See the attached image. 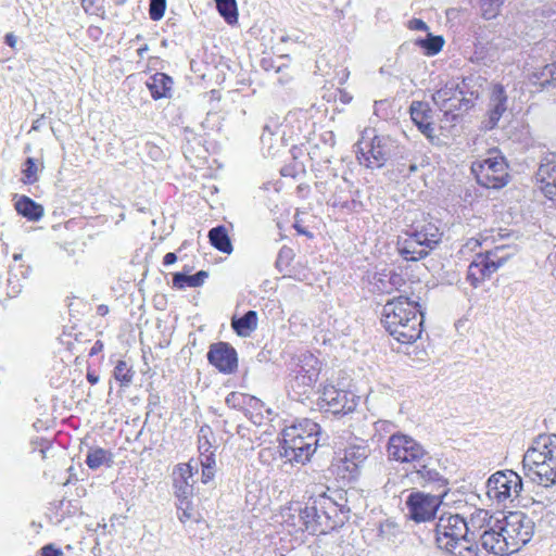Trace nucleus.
Listing matches in <instances>:
<instances>
[{
	"label": "nucleus",
	"mask_w": 556,
	"mask_h": 556,
	"mask_svg": "<svg viewBox=\"0 0 556 556\" xmlns=\"http://www.w3.org/2000/svg\"><path fill=\"white\" fill-rule=\"evenodd\" d=\"M522 464L525 468L529 466L526 476L532 482L536 483V479L540 478V467L545 466L543 439L536 443L535 447H531L526 452Z\"/></svg>",
	"instance_id": "obj_26"
},
{
	"label": "nucleus",
	"mask_w": 556,
	"mask_h": 556,
	"mask_svg": "<svg viewBox=\"0 0 556 556\" xmlns=\"http://www.w3.org/2000/svg\"><path fill=\"white\" fill-rule=\"evenodd\" d=\"M88 36L93 40H99L102 36V29L98 26H90L87 30Z\"/></svg>",
	"instance_id": "obj_56"
},
{
	"label": "nucleus",
	"mask_w": 556,
	"mask_h": 556,
	"mask_svg": "<svg viewBox=\"0 0 556 556\" xmlns=\"http://www.w3.org/2000/svg\"><path fill=\"white\" fill-rule=\"evenodd\" d=\"M536 182L540 189L552 201L556 202V156L552 155L542 160L536 173Z\"/></svg>",
	"instance_id": "obj_22"
},
{
	"label": "nucleus",
	"mask_w": 556,
	"mask_h": 556,
	"mask_svg": "<svg viewBox=\"0 0 556 556\" xmlns=\"http://www.w3.org/2000/svg\"><path fill=\"white\" fill-rule=\"evenodd\" d=\"M504 262L505 258H498L496 253L492 251L477 254L468 266L467 280L473 288H477L485 279L490 278L491 275L504 264Z\"/></svg>",
	"instance_id": "obj_13"
},
{
	"label": "nucleus",
	"mask_w": 556,
	"mask_h": 556,
	"mask_svg": "<svg viewBox=\"0 0 556 556\" xmlns=\"http://www.w3.org/2000/svg\"><path fill=\"white\" fill-rule=\"evenodd\" d=\"M113 375L123 386H128L132 381L134 370L125 361L121 359L116 363Z\"/></svg>",
	"instance_id": "obj_44"
},
{
	"label": "nucleus",
	"mask_w": 556,
	"mask_h": 556,
	"mask_svg": "<svg viewBox=\"0 0 556 556\" xmlns=\"http://www.w3.org/2000/svg\"><path fill=\"white\" fill-rule=\"evenodd\" d=\"M282 440L279 446V454L290 464L304 465L314 454L317 445V438L300 437L295 429H283Z\"/></svg>",
	"instance_id": "obj_7"
},
{
	"label": "nucleus",
	"mask_w": 556,
	"mask_h": 556,
	"mask_svg": "<svg viewBox=\"0 0 556 556\" xmlns=\"http://www.w3.org/2000/svg\"><path fill=\"white\" fill-rule=\"evenodd\" d=\"M508 109V97L502 85H494L491 89L484 128L494 129Z\"/></svg>",
	"instance_id": "obj_18"
},
{
	"label": "nucleus",
	"mask_w": 556,
	"mask_h": 556,
	"mask_svg": "<svg viewBox=\"0 0 556 556\" xmlns=\"http://www.w3.org/2000/svg\"><path fill=\"white\" fill-rule=\"evenodd\" d=\"M498 526H501L500 520L497 526L489 527V530L480 534L478 545H481L483 549L494 555L504 556L513 554L509 542L506 540L505 533L498 529Z\"/></svg>",
	"instance_id": "obj_19"
},
{
	"label": "nucleus",
	"mask_w": 556,
	"mask_h": 556,
	"mask_svg": "<svg viewBox=\"0 0 556 556\" xmlns=\"http://www.w3.org/2000/svg\"><path fill=\"white\" fill-rule=\"evenodd\" d=\"M146 85L154 100L172 96L173 79L165 73H155L150 76Z\"/></svg>",
	"instance_id": "obj_27"
},
{
	"label": "nucleus",
	"mask_w": 556,
	"mask_h": 556,
	"mask_svg": "<svg viewBox=\"0 0 556 556\" xmlns=\"http://www.w3.org/2000/svg\"><path fill=\"white\" fill-rule=\"evenodd\" d=\"M182 152L186 159L192 160L193 157H203L205 149L202 147L201 140L193 136L192 140L187 139L186 143L182 144Z\"/></svg>",
	"instance_id": "obj_43"
},
{
	"label": "nucleus",
	"mask_w": 556,
	"mask_h": 556,
	"mask_svg": "<svg viewBox=\"0 0 556 556\" xmlns=\"http://www.w3.org/2000/svg\"><path fill=\"white\" fill-rule=\"evenodd\" d=\"M379 281L383 285L387 292L392 290L401 291L406 285V279L402 273L391 270L388 274H381Z\"/></svg>",
	"instance_id": "obj_40"
},
{
	"label": "nucleus",
	"mask_w": 556,
	"mask_h": 556,
	"mask_svg": "<svg viewBox=\"0 0 556 556\" xmlns=\"http://www.w3.org/2000/svg\"><path fill=\"white\" fill-rule=\"evenodd\" d=\"M321 364L319 359L309 352H305L299 356L288 386L294 396L307 394L318 380Z\"/></svg>",
	"instance_id": "obj_5"
},
{
	"label": "nucleus",
	"mask_w": 556,
	"mask_h": 556,
	"mask_svg": "<svg viewBox=\"0 0 556 556\" xmlns=\"http://www.w3.org/2000/svg\"><path fill=\"white\" fill-rule=\"evenodd\" d=\"M149 50L148 45H143L137 50V54L139 58H143L144 53Z\"/></svg>",
	"instance_id": "obj_64"
},
{
	"label": "nucleus",
	"mask_w": 556,
	"mask_h": 556,
	"mask_svg": "<svg viewBox=\"0 0 556 556\" xmlns=\"http://www.w3.org/2000/svg\"><path fill=\"white\" fill-rule=\"evenodd\" d=\"M331 205L345 213L359 212L363 207V203L359 200L355 198L348 199L346 197H343L341 192H336L332 195Z\"/></svg>",
	"instance_id": "obj_39"
},
{
	"label": "nucleus",
	"mask_w": 556,
	"mask_h": 556,
	"mask_svg": "<svg viewBox=\"0 0 556 556\" xmlns=\"http://www.w3.org/2000/svg\"><path fill=\"white\" fill-rule=\"evenodd\" d=\"M293 257H294L293 250L291 248L285 245L280 249L276 263L278 266H281V265L288 266L290 264V262L293 260Z\"/></svg>",
	"instance_id": "obj_51"
},
{
	"label": "nucleus",
	"mask_w": 556,
	"mask_h": 556,
	"mask_svg": "<svg viewBox=\"0 0 556 556\" xmlns=\"http://www.w3.org/2000/svg\"><path fill=\"white\" fill-rule=\"evenodd\" d=\"M395 142L388 136H374L370 141L364 139L356 143L357 160L368 168H380L391 157Z\"/></svg>",
	"instance_id": "obj_6"
},
{
	"label": "nucleus",
	"mask_w": 556,
	"mask_h": 556,
	"mask_svg": "<svg viewBox=\"0 0 556 556\" xmlns=\"http://www.w3.org/2000/svg\"><path fill=\"white\" fill-rule=\"evenodd\" d=\"M387 452L389 458L409 465L427 455L426 448L418 441L403 433H394L389 438Z\"/></svg>",
	"instance_id": "obj_12"
},
{
	"label": "nucleus",
	"mask_w": 556,
	"mask_h": 556,
	"mask_svg": "<svg viewBox=\"0 0 556 556\" xmlns=\"http://www.w3.org/2000/svg\"><path fill=\"white\" fill-rule=\"evenodd\" d=\"M545 466L540 467L536 483L544 488H551L556 483V437L543 438Z\"/></svg>",
	"instance_id": "obj_21"
},
{
	"label": "nucleus",
	"mask_w": 556,
	"mask_h": 556,
	"mask_svg": "<svg viewBox=\"0 0 556 556\" xmlns=\"http://www.w3.org/2000/svg\"><path fill=\"white\" fill-rule=\"evenodd\" d=\"M505 1L506 0H480V8L483 17L485 20L494 18L498 14L500 8Z\"/></svg>",
	"instance_id": "obj_45"
},
{
	"label": "nucleus",
	"mask_w": 556,
	"mask_h": 556,
	"mask_svg": "<svg viewBox=\"0 0 556 556\" xmlns=\"http://www.w3.org/2000/svg\"><path fill=\"white\" fill-rule=\"evenodd\" d=\"M399 253L405 261H419L429 254V250L422 248L421 243L413 237L407 236L399 243Z\"/></svg>",
	"instance_id": "obj_28"
},
{
	"label": "nucleus",
	"mask_w": 556,
	"mask_h": 556,
	"mask_svg": "<svg viewBox=\"0 0 556 556\" xmlns=\"http://www.w3.org/2000/svg\"><path fill=\"white\" fill-rule=\"evenodd\" d=\"M285 429H295L300 437H313L316 438L319 433V425L311 419H302Z\"/></svg>",
	"instance_id": "obj_41"
},
{
	"label": "nucleus",
	"mask_w": 556,
	"mask_h": 556,
	"mask_svg": "<svg viewBox=\"0 0 556 556\" xmlns=\"http://www.w3.org/2000/svg\"><path fill=\"white\" fill-rule=\"evenodd\" d=\"M406 236L413 237L415 240L419 241L422 248L429 250H433L442 239V232L440 229L432 223H426L422 225L412 226L406 232Z\"/></svg>",
	"instance_id": "obj_24"
},
{
	"label": "nucleus",
	"mask_w": 556,
	"mask_h": 556,
	"mask_svg": "<svg viewBox=\"0 0 556 556\" xmlns=\"http://www.w3.org/2000/svg\"><path fill=\"white\" fill-rule=\"evenodd\" d=\"M103 350V343L100 340H97L92 348L89 351V356H94Z\"/></svg>",
	"instance_id": "obj_59"
},
{
	"label": "nucleus",
	"mask_w": 556,
	"mask_h": 556,
	"mask_svg": "<svg viewBox=\"0 0 556 556\" xmlns=\"http://www.w3.org/2000/svg\"><path fill=\"white\" fill-rule=\"evenodd\" d=\"M210 243L218 251L230 254L232 252V244L225 226L219 225L213 227L208 231Z\"/></svg>",
	"instance_id": "obj_33"
},
{
	"label": "nucleus",
	"mask_w": 556,
	"mask_h": 556,
	"mask_svg": "<svg viewBox=\"0 0 556 556\" xmlns=\"http://www.w3.org/2000/svg\"><path fill=\"white\" fill-rule=\"evenodd\" d=\"M149 15L152 21H160L165 13L166 0H149Z\"/></svg>",
	"instance_id": "obj_48"
},
{
	"label": "nucleus",
	"mask_w": 556,
	"mask_h": 556,
	"mask_svg": "<svg viewBox=\"0 0 556 556\" xmlns=\"http://www.w3.org/2000/svg\"><path fill=\"white\" fill-rule=\"evenodd\" d=\"M320 141L328 146L329 148H333L336 146V136L333 131H325L320 135Z\"/></svg>",
	"instance_id": "obj_53"
},
{
	"label": "nucleus",
	"mask_w": 556,
	"mask_h": 556,
	"mask_svg": "<svg viewBox=\"0 0 556 556\" xmlns=\"http://www.w3.org/2000/svg\"><path fill=\"white\" fill-rule=\"evenodd\" d=\"M410 118L422 135L433 140L435 129L433 124L432 111L428 103L422 101H413L409 108Z\"/></svg>",
	"instance_id": "obj_23"
},
{
	"label": "nucleus",
	"mask_w": 556,
	"mask_h": 556,
	"mask_svg": "<svg viewBox=\"0 0 556 556\" xmlns=\"http://www.w3.org/2000/svg\"><path fill=\"white\" fill-rule=\"evenodd\" d=\"M206 357L208 363L222 374H233L238 368L237 351L227 342L211 344Z\"/></svg>",
	"instance_id": "obj_15"
},
{
	"label": "nucleus",
	"mask_w": 556,
	"mask_h": 556,
	"mask_svg": "<svg viewBox=\"0 0 556 556\" xmlns=\"http://www.w3.org/2000/svg\"><path fill=\"white\" fill-rule=\"evenodd\" d=\"M228 407L241 410L254 424H260L262 418L261 410L264 406L263 402L250 394L241 392H230L225 400Z\"/></svg>",
	"instance_id": "obj_17"
},
{
	"label": "nucleus",
	"mask_w": 556,
	"mask_h": 556,
	"mask_svg": "<svg viewBox=\"0 0 556 556\" xmlns=\"http://www.w3.org/2000/svg\"><path fill=\"white\" fill-rule=\"evenodd\" d=\"M440 504V496L419 491L412 492L406 500L408 516L416 522L431 520L435 516Z\"/></svg>",
	"instance_id": "obj_14"
},
{
	"label": "nucleus",
	"mask_w": 556,
	"mask_h": 556,
	"mask_svg": "<svg viewBox=\"0 0 556 556\" xmlns=\"http://www.w3.org/2000/svg\"><path fill=\"white\" fill-rule=\"evenodd\" d=\"M500 522L498 529L505 533L514 553L527 544L533 535L534 522L522 511H510Z\"/></svg>",
	"instance_id": "obj_9"
},
{
	"label": "nucleus",
	"mask_w": 556,
	"mask_h": 556,
	"mask_svg": "<svg viewBox=\"0 0 556 556\" xmlns=\"http://www.w3.org/2000/svg\"><path fill=\"white\" fill-rule=\"evenodd\" d=\"M417 43L426 51V54L434 55L441 51L444 40L441 36L428 34L425 39H419Z\"/></svg>",
	"instance_id": "obj_42"
},
{
	"label": "nucleus",
	"mask_w": 556,
	"mask_h": 556,
	"mask_svg": "<svg viewBox=\"0 0 556 556\" xmlns=\"http://www.w3.org/2000/svg\"><path fill=\"white\" fill-rule=\"evenodd\" d=\"M471 173L475 175L477 182L485 188L500 189L508 181L507 164L502 156L473 162Z\"/></svg>",
	"instance_id": "obj_10"
},
{
	"label": "nucleus",
	"mask_w": 556,
	"mask_h": 556,
	"mask_svg": "<svg viewBox=\"0 0 556 556\" xmlns=\"http://www.w3.org/2000/svg\"><path fill=\"white\" fill-rule=\"evenodd\" d=\"M417 170V164L415 160L409 157V153L405 152L401 155L397 161V172L403 176H408Z\"/></svg>",
	"instance_id": "obj_47"
},
{
	"label": "nucleus",
	"mask_w": 556,
	"mask_h": 556,
	"mask_svg": "<svg viewBox=\"0 0 556 556\" xmlns=\"http://www.w3.org/2000/svg\"><path fill=\"white\" fill-rule=\"evenodd\" d=\"M177 261V256L174 252H168L165 254V256L163 257V264L165 266H168V265H172L174 264L175 262Z\"/></svg>",
	"instance_id": "obj_60"
},
{
	"label": "nucleus",
	"mask_w": 556,
	"mask_h": 556,
	"mask_svg": "<svg viewBox=\"0 0 556 556\" xmlns=\"http://www.w3.org/2000/svg\"><path fill=\"white\" fill-rule=\"evenodd\" d=\"M339 100L342 103L348 104L351 102L352 96L344 90H339Z\"/></svg>",
	"instance_id": "obj_61"
},
{
	"label": "nucleus",
	"mask_w": 556,
	"mask_h": 556,
	"mask_svg": "<svg viewBox=\"0 0 556 556\" xmlns=\"http://www.w3.org/2000/svg\"><path fill=\"white\" fill-rule=\"evenodd\" d=\"M212 430L208 426H202L199 430L198 437V448L200 453V462L204 458H215V450L213 448L210 437H212Z\"/></svg>",
	"instance_id": "obj_35"
},
{
	"label": "nucleus",
	"mask_w": 556,
	"mask_h": 556,
	"mask_svg": "<svg viewBox=\"0 0 556 556\" xmlns=\"http://www.w3.org/2000/svg\"><path fill=\"white\" fill-rule=\"evenodd\" d=\"M369 454L370 448L364 442L349 445L344 448L343 456H339L332 463V471L339 479L348 482L355 481Z\"/></svg>",
	"instance_id": "obj_8"
},
{
	"label": "nucleus",
	"mask_w": 556,
	"mask_h": 556,
	"mask_svg": "<svg viewBox=\"0 0 556 556\" xmlns=\"http://www.w3.org/2000/svg\"><path fill=\"white\" fill-rule=\"evenodd\" d=\"M178 518L181 522L192 518V505L190 500H178L177 504Z\"/></svg>",
	"instance_id": "obj_50"
},
{
	"label": "nucleus",
	"mask_w": 556,
	"mask_h": 556,
	"mask_svg": "<svg viewBox=\"0 0 556 556\" xmlns=\"http://www.w3.org/2000/svg\"><path fill=\"white\" fill-rule=\"evenodd\" d=\"M231 327L240 337H248L257 327V313L248 311L243 316L231 319Z\"/></svg>",
	"instance_id": "obj_31"
},
{
	"label": "nucleus",
	"mask_w": 556,
	"mask_h": 556,
	"mask_svg": "<svg viewBox=\"0 0 556 556\" xmlns=\"http://www.w3.org/2000/svg\"><path fill=\"white\" fill-rule=\"evenodd\" d=\"M432 457L427 452V455L421 460L413 463L412 468L408 470V476L413 482L421 485L435 484L439 488H445L447 484L446 479L435 469L431 467Z\"/></svg>",
	"instance_id": "obj_16"
},
{
	"label": "nucleus",
	"mask_w": 556,
	"mask_h": 556,
	"mask_svg": "<svg viewBox=\"0 0 556 556\" xmlns=\"http://www.w3.org/2000/svg\"><path fill=\"white\" fill-rule=\"evenodd\" d=\"M408 27L413 30H428L427 24L420 18H413L408 22Z\"/></svg>",
	"instance_id": "obj_55"
},
{
	"label": "nucleus",
	"mask_w": 556,
	"mask_h": 556,
	"mask_svg": "<svg viewBox=\"0 0 556 556\" xmlns=\"http://www.w3.org/2000/svg\"><path fill=\"white\" fill-rule=\"evenodd\" d=\"M350 509L339 505L332 498L321 493L311 497L300 509L301 529L311 534H326L342 527L349 519Z\"/></svg>",
	"instance_id": "obj_2"
},
{
	"label": "nucleus",
	"mask_w": 556,
	"mask_h": 556,
	"mask_svg": "<svg viewBox=\"0 0 556 556\" xmlns=\"http://www.w3.org/2000/svg\"><path fill=\"white\" fill-rule=\"evenodd\" d=\"M38 167L33 157H27L24 162V167L22 169V173L24 175V184H34L38 180Z\"/></svg>",
	"instance_id": "obj_46"
},
{
	"label": "nucleus",
	"mask_w": 556,
	"mask_h": 556,
	"mask_svg": "<svg viewBox=\"0 0 556 556\" xmlns=\"http://www.w3.org/2000/svg\"><path fill=\"white\" fill-rule=\"evenodd\" d=\"M202 466V482L207 483L213 480L215 476V458H204V460L200 462Z\"/></svg>",
	"instance_id": "obj_49"
},
{
	"label": "nucleus",
	"mask_w": 556,
	"mask_h": 556,
	"mask_svg": "<svg viewBox=\"0 0 556 556\" xmlns=\"http://www.w3.org/2000/svg\"><path fill=\"white\" fill-rule=\"evenodd\" d=\"M4 42L12 49H15L17 45V37L13 33H8L4 37Z\"/></svg>",
	"instance_id": "obj_57"
},
{
	"label": "nucleus",
	"mask_w": 556,
	"mask_h": 556,
	"mask_svg": "<svg viewBox=\"0 0 556 556\" xmlns=\"http://www.w3.org/2000/svg\"><path fill=\"white\" fill-rule=\"evenodd\" d=\"M437 546L453 556H477L467 538L465 518L458 514L444 513L433 523Z\"/></svg>",
	"instance_id": "obj_3"
},
{
	"label": "nucleus",
	"mask_w": 556,
	"mask_h": 556,
	"mask_svg": "<svg viewBox=\"0 0 556 556\" xmlns=\"http://www.w3.org/2000/svg\"><path fill=\"white\" fill-rule=\"evenodd\" d=\"M319 406L333 415H346L355 410L359 396L351 391L337 389L332 384H325L319 390Z\"/></svg>",
	"instance_id": "obj_11"
},
{
	"label": "nucleus",
	"mask_w": 556,
	"mask_h": 556,
	"mask_svg": "<svg viewBox=\"0 0 556 556\" xmlns=\"http://www.w3.org/2000/svg\"><path fill=\"white\" fill-rule=\"evenodd\" d=\"M208 274L205 270H200L194 275L186 273H176L173 276V287L176 289H185L186 287L195 288L204 283Z\"/></svg>",
	"instance_id": "obj_34"
},
{
	"label": "nucleus",
	"mask_w": 556,
	"mask_h": 556,
	"mask_svg": "<svg viewBox=\"0 0 556 556\" xmlns=\"http://www.w3.org/2000/svg\"><path fill=\"white\" fill-rule=\"evenodd\" d=\"M497 521L493 520V517L488 510L477 509L471 515L469 520L465 519V529L467 531V538L471 541L469 544L473 545L477 556L479 555L478 539L489 527L497 526Z\"/></svg>",
	"instance_id": "obj_20"
},
{
	"label": "nucleus",
	"mask_w": 556,
	"mask_h": 556,
	"mask_svg": "<svg viewBox=\"0 0 556 556\" xmlns=\"http://www.w3.org/2000/svg\"><path fill=\"white\" fill-rule=\"evenodd\" d=\"M294 228L301 235H304V236L309 237V238L313 237V235L309 231H307L306 229L302 228L299 224H294Z\"/></svg>",
	"instance_id": "obj_63"
},
{
	"label": "nucleus",
	"mask_w": 556,
	"mask_h": 556,
	"mask_svg": "<svg viewBox=\"0 0 556 556\" xmlns=\"http://www.w3.org/2000/svg\"><path fill=\"white\" fill-rule=\"evenodd\" d=\"M274 135V130L268 126L265 125L263 128V134L261 135V141L264 146L268 144V152H270L271 146V137Z\"/></svg>",
	"instance_id": "obj_52"
},
{
	"label": "nucleus",
	"mask_w": 556,
	"mask_h": 556,
	"mask_svg": "<svg viewBox=\"0 0 556 556\" xmlns=\"http://www.w3.org/2000/svg\"><path fill=\"white\" fill-rule=\"evenodd\" d=\"M180 477L175 479L174 489L178 500H189L192 494V485L188 482V478L192 477V467L189 464L178 466Z\"/></svg>",
	"instance_id": "obj_29"
},
{
	"label": "nucleus",
	"mask_w": 556,
	"mask_h": 556,
	"mask_svg": "<svg viewBox=\"0 0 556 556\" xmlns=\"http://www.w3.org/2000/svg\"><path fill=\"white\" fill-rule=\"evenodd\" d=\"M17 213L28 220L37 222L43 215V207L26 195H22L15 203Z\"/></svg>",
	"instance_id": "obj_30"
},
{
	"label": "nucleus",
	"mask_w": 556,
	"mask_h": 556,
	"mask_svg": "<svg viewBox=\"0 0 556 556\" xmlns=\"http://www.w3.org/2000/svg\"><path fill=\"white\" fill-rule=\"evenodd\" d=\"M86 465L92 469H99L102 466L111 467L113 464V455L110 451L102 447H90L85 459Z\"/></svg>",
	"instance_id": "obj_32"
},
{
	"label": "nucleus",
	"mask_w": 556,
	"mask_h": 556,
	"mask_svg": "<svg viewBox=\"0 0 556 556\" xmlns=\"http://www.w3.org/2000/svg\"><path fill=\"white\" fill-rule=\"evenodd\" d=\"M532 81L534 85H539L542 88L556 83V62L546 64L540 71L534 72L532 75Z\"/></svg>",
	"instance_id": "obj_36"
},
{
	"label": "nucleus",
	"mask_w": 556,
	"mask_h": 556,
	"mask_svg": "<svg viewBox=\"0 0 556 556\" xmlns=\"http://www.w3.org/2000/svg\"><path fill=\"white\" fill-rule=\"evenodd\" d=\"M61 549L54 547L52 544L46 545L41 548V556H62Z\"/></svg>",
	"instance_id": "obj_54"
},
{
	"label": "nucleus",
	"mask_w": 556,
	"mask_h": 556,
	"mask_svg": "<svg viewBox=\"0 0 556 556\" xmlns=\"http://www.w3.org/2000/svg\"><path fill=\"white\" fill-rule=\"evenodd\" d=\"M216 9L225 22L235 25L238 22V8L236 0H215Z\"/></svg>",
	"instance_id": "obj_37"
},
{
	"label": "nucleus",
	"mask_w": 556,
	"mask_h": 556,
	"mask_svg": "<svg viewBox=\"0 0 556 556\" xmlns=\"http://www.w3.org/2000/svg\"><path fill=\"white\" fill-rule=\"evenodd\" d=\"M466 89L467 88H464V93H459V96H454L453 100L448 101V103L451 104L450 117L452 121L456 119V117H457L456 112H458V111L466 112L473 105L472 99L477 98V96H475V92L471 91L470 97L469 98L466 97Z\"/></svg>",
	"instance_id": "obj_38"
},
{
	"label": "nucleus",
	"mask_w": 556,
	"mask_h": 556,
	"mask_svg": "<svg viewBox=\"0 0 556 556\" xmlns=\"http://www.w3.org/2000/svg\"><path fill=\"white\" fill-rule=\"evenodd\" d=\"M424 313L419 298L399 295L388 301L381 313L386 330L401 343H412L420 338Z\"/></svg>",
	"instance_id": "obj_1"
},
{
	"label": "nucleus",
	"mask_w": 556,
	"mask_h": 556,
	"mask_svg": "<svg viewBox=\"0 0 556 556\" xmlns=\"http://www.w3.org/2000/svg\"><path fill=\"white\" fill-rule=\"evenodd\" d=\"M86 378L91 384H97L99 382V376L94 371H88Z\"/></svg>",
	"instance_id": "obj_62"
},
{
	"label": "nucleus",
	"mask_w": 556,
	"mask_h": 556,
	"mask_svg": "<svg viewBox=\"0 0 556 556\" xmlns=\"http://www.w3.org/2000/svg\"><path fill=\"white\" fill-rule=\"evenodd\" d=\"M522 491V479L513 470L497 471L486 482V495L491 500L504 505L515 501L519 503Z\"/></svg>",
	"instance_id": "obj_4"
},
{
	"label": "nucleus",
	"mask_w": 556,
	"mask_h": 556,
	"mask_svg": "<svg viewBox=\"0 0 556 556\" xmlns=\"http://www.w3.org/2000/svg\"><path fill=\"white\" fill-rule=\"evenodd\" d=\"M11 275H12V270L10 271V277L8 279V282H9V286H11V288H12V293L15 295L21 291L22 286L18 282V280L13 281Z\"/></svg>",
	"instance_id": "obj_58"
},
{
	"label": "nucleus",
	"mask_w": 556,
	"mask_h": 556,
	"mask_svg": "<svg viewBox=\"0 0 556 556\" xmlns=\"http://www.w3.org/2000/svg\"><path fill=\"white\" fill-rule=\"evenodd\" d=\"M467 87V79H463L462 85L455 80L447 81L442 88L432 94V100L434 104L440 109V111H442L448 118L451 114V104L448 101L453 100L454 96L464 93V88Z\"/></svg>",
	"instance_id": "obj_25"
}]
</instances>
